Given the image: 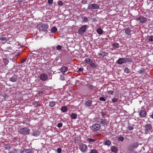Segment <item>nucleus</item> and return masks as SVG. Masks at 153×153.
Returning a JSON list of instances; mask_svg holds the SVG:
<instances>
[{
	"instance_id": "f257e3e1",
	"label": "nucleus",
	"mask_w": 153,
	"mask_h": 153,
	"mask_svg": "<svg viewBox=\"0 0 153 153\" xmlns=\"http://www.w3.org/2000/svg\"><path fill=\"white\" fill-rule=\"evenodd\" d=\"M20 134L25 135L28 134L30 132V130L28 127L20 128L18 130Z\"/></svg>"
},
{
	"instance_id": "f03ea898",
	"label": "nucleus",
	"mask_w": 153,
	"mask_h": 153,
	"mask_svg": "<svg viewBox=\"0 0 153 153\" xmlns=\"http://www.w3.org/2000/svg\"><path fill=\"white\" fill-rule=\"evenodd\" d=\"M37 28L40 31H46L48 28V25L47 24L40 23L37 25Z\"/></svg>"
},
{
	"instance_id": "7ed1b4c3",
	"label": "nucleus",
	"mask_w": 153,
	"mask_h": 153,
	"mask_svg": "<svg viewBox=\"0 0 153 153\" xmlns=\"http://www.w3.org/2000/svg\"><path fill=\"white\" fill-rule=\"evenodd\" d=\"M100 6L98 4L94 3L89 4L88 7L87 9L89 10L98 9H99Z\"/></svg>"
},
{
	"instance_id": "20e7f679",
	"label": "nucleus",
	"mask_w": 153,
	"mask_h": 153,
	"mask_svg": "<svg viewBox=\"0 0 153 153\" xmlns=\"http://www.w3.org/2000/svg\"><path fill=\"white\" fill-rule=\"evenodd\" d=\"M87 28V25H82L79 30L78 33L80 35H82L85 32Z\"/></svg>"
},
{
	"instance_id": "39448f33",
	"label": "nucleus",
	"mask_w": 153,
	"mask_h": 153,
	"mask_svg": "<svg viewBox=\"0 0 153 153\" xmlns=\"http://www.w3.org/2000/svg\"><path fill=\"white\" fill-rule=\"evenodd\" d=\"M139 146V144L137 142H135L132 144L128 147V150L131 151L134 149L137 148Z\"/></svg>"
},
{
	"instance_id": "423d86ee",
	"label": "nucleus",
	"mask_w": 153,
	"mask_h": 153,
	"mask_svg": "<svg viewBox=\"0 0 153 153\" xmlns=\"http://www.w3.org/2000/svg\"><path fill=\"white\" fill-rule=\"evenodd\" d=\"M79 149L82 152L84 153L87 151L88 147L86 145L81 144L79 146Z\"/></svg>"
},
{
	"instance_id": "0eeeda50",
	"label": "nucleus",
	"mask_w": 153,
	"mask_h": 153,
	"mask_svg": "<svg viewBox=\"0 0 153 153\" xmlns=\"http://www.w3.org/2000/svg\"><path fill=\"white\" fill-rule=\"evenodd\" d=\"M100 126H101L100 124H95L92 126L91 129L92 131H97L100 129Z\"/></svg>"
},
{
	"instance_id": "6e6552de",
	"label": "nucleus",
	"mask_w": 153,
	"mask_h": 153,
	"mask_svg": "<svg viewBox=\"0 0 153 153\" xmlns=\"http://www.w3.org/2000/svg\"><path fill=\"white\" fill-rule=\"evenodd\" d=\"M48 75L45 73L41 74L39 76L40 79L43 81H46L48 79Z\"/></svg>"
},
{
	"instance_id": "1a4fd4ad",
	"label": "nucleus",
	"mask_w": 153,
	"mask_h": 153,
	"mask_svg": "<svg viewBox=\"0 0 153 153\" xmlns=\"http://www.w3.org/2000/svg\"><path fill=\"white\" fill-rule=\"evenodd\" d=\"M152 128V125L150 124H146L145 126V131L146 133L150 131Z\"/></svg>"
},
{
	"instance_id": "9d476101",
	"label": "nucleus",
	"mask_w": 153,
	"mask_h": 153,
	"mask_svg": "<svg viewBox=\"0 0 153 153\" xmlns=\"http://www.w3.org/2000/svg\"><path fill=\"white\" fill-rule=\"evenodd\" d=\"M92 101L91 100H86L84 102V105L87 107H90L92 105Z\"/></svg>"
},
{
	"instance_id": "9b49d317",
	"label": "nucleus",
	"mask_w": 153,
	"mask_h": 153,
	"mask_svg": "<svg viewBox=\"0 0 153 153\" xmlns=\"http://www.w3.org/2000/svg\"><path fill=\"white\" fill-rule=\"evenodd\" d=\"M137 20L139 21L140 23H144L147 20V19L146 18L142 17H137Z\"/></svg>"
},
{
	"instance_id": "f8f14e48",
	"label": "nucleus",
	"mask_w": 153,
	"mask_h": 153,
	"mask_svg": "<svg viewBox=\"0 0 153 153\" xmlns=\"http://www.w3.org/2000/svg\"><path fill=\"white\" fill-rule=\"evenodd\" d=\"M139 115L140 117L142 118H143L146 117L147 113L145 111L142 110L140 112Z\"/></svg>"
},
{
	"instance_id": "ddd939ff",
	"label": "nucleus",
	"mask_w": 153,
	"mask_h": 153,
	"mask_svg": "<svg viewBox=\"0 0 153 153\" xmlns=\"http://www.w3.org/2000/svg\"><path fill=\"white\" fill-rule=\"evenodd\" d=\"M18 79V77L16 75H14L10 78L9 80L12 82H15L17 81Z\"/></svg>"
},
{
	"instance_id": "4468645a",
	"label": "nucleus",
	"mask_w": 153,
	"mask_h": 153,
	"mask_svg": "<svg viewBox=\"0 0 153 153\" xmlns=\"http://www.w3.org/2000/svg\"><path fill=\"white\" fill-rule=\"evenodd\" d=\"M117 63L119 65H121L125 63V60L124 58H120L117 61Z\"/></svg>"
},
{
	"instance_id": "2eb2a0df",
	"label": "nucleus",
	"mask_w": 153,
	"mask_h": 153,
	"mask_svg": "<svg viewBox=\"0 0 153 153\" xmlns=\"http://www.w3.org/2000/svg\"><path fill=\"white\" fill-rule=\"evenodd\" d=\"M108 54V53L101 51L100 52L98 53V55L103 57L105 56Z\"/></svg>"
},
{
	"instance_id": "dca6fc26",
	"label": "nucleus",
	"mask_w": 153,
	"mask_h": 153,
	"mask_svg": "<svg viewBox=\"0 0 153 153\" xmlns=\"http://www.w3.org/2000/svg\"><path fill=\"white\" fill-rule=\"evenodd\" d=\"M111 150L113 152L117 153L118 151V149L117 147L113 146L111 147Z\"/></svg>"
},
{
	"instance_id": "f3484780",
	"label": "nucleus",
	"mask_w": 153,
	"mask_h": 153,
	"mask_svg": "<svg viewBox=\"0 0 153 153\" xmlns=\"http://www.w3.org/2000/svg\"><path fill=\"white\" fill-rule=\"evenodd\" d=\"M99 122L104 125H107V123L106 120L105 119H100Z\"/></svg>"
},
{
	"instance_id": "a211bd4d",
	"label": "nucleus",
	"mask_w": 153,
	"mask_h": 153,
	"mask_svg": "<svg viewBox=\"0 0 153 153\" xmlns=\"http://www.w3.org/2000/svg\"><path fill=\"white\" fill-rule=\"evenodd\" d=\"M68 68L67 67H62L60 68V70L62 72H65L68 70Z\"/></svg>"
},
{
	"instance_id": "6ab92c4d",
	"label": "nucleus",
	"mask_w": 153,
	"mask_h": 153,
	"mask_svg": "<svg viewBox=\"0 0 153 153\" xmlns=\"http://www.w3.org/2000/svg\"><path fill=\"white\" fill-rule=\"evenodd\" d=\"M86 64H90L91 63L93 62V60L91 58H86L84 60Z\"/></svg>"
},
{
	"instance_id": "aec40b11",
	"label": "nucleus",
	"mask_w": 153,
	"mask_h": 153,
	"mask_svg": "<svg viewBox=\"0 0 153 153\" xmlns=\"http://www.w3.org/2000/svg\"><path fill=\"white\" fill-rule=\"evenodd\" d=\"M31 151L30 149H25L21 151V153H31Z\"/></svg>"
},
{
	"instance_id": "412c9836",
	"label": "nucleus",
	"mask_w": 153,
	"mask_h": 153,
	"mask_svg": "<svg viewBox=\"0 0 153 153\" xmlns=\"http://www.w3.org/2000/svg\"><path fill=\"white\" fill-rule=\"evenodd\" d=\"M125 31V33L127 35H130L131 32V30L129 28H126L124 30Z\"/></svg>"
},
{
	"instance_id": "4be33fe9",
	"label": "nucleus",
	"mask_w": 153,
	"mask_h": 153,
	"mask_svg": "<svg viewBox=\"0 0 153 153\" xmlns=\"http://www.w3.org/2000/svg\"><path fill=\"white\" fill-rule=\"evenodd\" d=\"M3 62L4 63L5 66L7 65L9 62V60L6 58H3Z\"/></svg>"
},
{
	"instance_id": "5701e85b",
	"label": "nucleus",
	"mask_w": 153,
	"mask_h": 153,
	"mask_svg": "<svg viewBox=\"0 0 153 153\" xmlns=\"http://www.w3.org/2000/svg\"><path fill=\"white\" fill-rule=\"evenodd\" d=\"M111 144V142L109 140H106L104 141V145L109 146Z\"/></svg>"
},
{
	"instance_id": "b1692460",
	"label": "nucleus",
	"mask_w": 153,
	"mask_h": 153,
	"mask_svg": "<svg viewBox=\"0 0 153 153\" xmlns=\"http://www.w3.org/2000/svg\"><path fill=\"white\" fill-rule=\"evenodd\" d=\"M40 134V132L38 131H34L32 133V135L35 137L39 136Z\"/></svg>"
},
{
	"instance_id": "393cba45",
	"label": "nucleus",
	"mask_w": 153,
	"mask_h": 153,
	"mask_svg": "<svg viewBox=\"0 0 153 153\" xmlns=\"http://www.w3.org/2000/svg\"><path fill=\"white\" fill-rule=\"evenodd\" d=\"M97 33L99 34H102L103 33V31L102 29L100 28H99L97 30Z\"/></svg>"
},
{
	"instance_id": "a878e982",
	"label": "nucleus",
	"mask_w": 153,
	"mask_h": 153,
	"mask_svg": "<svg viewBox=\"0 0 153 153\" xmlns=\"http://www.w3.org/2000/svg\"><path fill=\"white\" fill-rule=\"evenodd\" d=\"M119 44L117 42L113 43L112 45V46L115 49L118 48L119 47Z\"/></svg>"
},
{
	"instance_id": "bb28decb",
	"label": "nucleus",
	"mask_w": 153,
	"mask_h": 153,
	"mask_svg": "<svg viewBox=\"0 0 153 153\" xmlns=\"http://www.w3.org/2000/svg\"><path fill=\"white\" fill-rule=\"evenodd\" d=\"M124 59L125 63L130 62L132 61V59L131 58H124Z\"/></svg>"
},
{
	"instance_id": "cd10ccee",
	"label": "nucleus",
	"mask_w": 153,
	"mask_h": 153,
	"mask_svg": "<svg viewBox=\"0 0 153 153\" xmlns=\"http://www.w3.org/2000/svg\"><path fill=\"white\" fill-rule=\"evenodd\" d=\"M71 117L72 119H75L77 118V115L76 114L73 113L71 114Z\"/></svg>"
},
{
	"instance_id": "c85d7f7f",
	"label": "nucleus",
	"mask_w": 153,
	"mask_h": 153,
	"mask_svg": "<svg viewBox=\"0 0 153 153\" xmlns=\"http://www.w3.org/2000/svg\"><path fill=\"white\" fill-rule=\"evenodd\" d=\"M56 104V102L53 101H51L49 103V106L51 107H53L55 106Z\"/></svg>"
},
{
	"instance_id": "c756f323",
	"label": "nucleus",
	"mask_w": 153,
	"mask_h": 153,
	"mask_svg": "<svg viewBox=\"0 0 153 153\" xmlns=\"http://www.w3.org/2000/svg\"><path fill=\"white\" fill-rule=\"evenodd\" d=\"M90 66L92 68H96L97 67V65L94 63H90Z\"/></svg>"
},
{
	"instance_id": "7c9ffc66",
	"label": "nucleus",
	"mask_w": 153,
	"mask_h": 153,
	"mask_svg": "<svg viewBox=\"0 0 153 153\" xmlns=\"http://www.w3.org/2000/svg\"><path fill=\"white\" fill-rule=\"evenodd\" d=\"M57 31V28L55 27H53L51 28V31L53 33H55Z\"/></svg>"
},
{
	"instance_id": "2f4dec72",
	"label": "nucleus",
	"mask_w": 153,
	"mask_h": 153,
	"mask_svg": "<svg viewBox=\"0 0 153 153\" xmlns=\"http://www.w3.org/2000/svg\"><path fill=\"white\" fill-rule=\"evenodd\" d=\"M127 128L129 130H132L134 128L133 125H131L130 124L128 125Z\"/></svg>"
},
{
	"instance_id": "473e14b6",
	"label": "nucleus",
	"mask_w": 153,
	"mask_h": 153,
	"mask_svg": "<svg viewBox=\"0 0 153 153\" xmlns=\"http://www.w3.org/2000/svg\"><path fill=\"white\" fill-rule=\"evenodd\" d=\"M82 20L84 22H88V19L87 17L83 16L82 17Z\"/></svg>"
},
{
	"instance_id": "72a5a7b5",
	"label": "nucleus",
	"mask_w": 153,
	"mask_h": 153,
	"mask_svg": "<svg viewBox=\"0 0 153 153\" xmlns=\"http://www.w3.org/2000/svg\"><path fill=\"white\" fill-rule=\"evenodd\" d=\"M96 140L95 139H93L91 138H88L86 139V141H88L90 142H95Z\"/></svg>"
},
{
	"instance_id": "f704fd0d",
	"label": "nucleus",
	"mask_w": 153,
	"mask_h": 153,
	"mask_svg": "<svg viewBox=\"0 0 153 153\" xmlns=\"http://www.w3.org/2000/svg\"><path fill=\"white\" fill-rule=\"evenodd\" d=\"M7 39L4 37H2L0 38V40L2 41L6 42L7 41Z\"/></svg>"
},
{
	"instance_id": "c9c22d12",
	"label": "nucleus",
	"mask_w": 153,
	"mask_h": 153,
	"mask_svg": "<svg viewBox=\"0 0 153 153\" xmlns=\"http://www.w3.org/2000/svg\"><path fill=\"white\" fill-rule=\"evenodd\" d=\"M61 110L63 112H65L67 111V109L65 106H63L62 107Z\"/></svg>"
},
{
	"instance_id": "e433bc0d",
	"label": "nucleus",
	"mask_w": 153,
	"mask_h": 153,
	"mask_svg": "<svg viewBox=\"0 0 153 153\" xmlns=\"http://www.w3.org/2000/svg\"><path fill=\"white\" fill-rule=\"evenodd\" d=\"M18 149H16L14 148V149L8 152V153H18Z\"/></svg>"
},
{
	"instance_id": "4c0bfd02",
	"label": "nucleus",
	"mask_w": 153,
	"mask_h": 153,
	"mask_svg": "<svg viewBox=\"0 0 153 153\" xmlns=\"http://www.w3.org/2000/svg\"><path fill=\"white\" fill-rule=\"evenodd\" d=\"M124 72L126 73H129L130 72V70L128 68H125L124 69Z\"/></svg>"
},
{
	"instance_id": "58836bf2",
	"label": "nucleus",
	"mask_w": 153,
	"mask_h": 153,
	"mask_svg": "<svg viewBox=\"0 0 153 153\" xmlns=\"http://www.w3.org/2000/svg\"><path fill=\"white\" fill-rule=\"evenodd\" d=\"M62 48V47L60 45H57L56 47V49L57 50L60 51V50H61Z\"/></svg>"
},
{
	"instance_id": "ea45409f",
	"label": "nucleus",
	"mask_w": 153,
	"mask_h": 153,
	"mask_svg": "<svg viewBox=\"0 0 153 153\" xmlns=\"http://www.w3.org/2000/svg\"><path fill=\"white\" fill-rule=\"evenodd\" d=\"M11 146L9 144H6L5 146V149L9 150Z\"/></svg>"
},
{
	"instance_id": "a19ab883",
	"label": "nucleus",
	"mask_w": 153,
	"mask_h": 153,
	"mask_svg": "<svg viewBox=\"0 0 153 153\" xmlns=\"http://www.w3.org/2000/svg\"><path fill=\"white\" fill-rule=\"evenodd\" d=\"M90 153H99V152L95 149H93L91 151Z\"/></svg>"
},
{
	"instance_id": "79ce46f5",
	"label": "nucleus",
	"mask_w": 153,
	"mask_h": 153,
	"mask_svg": "<svg viewBox=\"0 0 153 153\" xmlns=\"http://www.w3.org/2000/svg\"><path fill=\"white\" fill-rule=\"evenodd\" d=\"M124 139V138L123 137L120 136L118 138L119 141H123Z\"/></svg>"
},
{
	"instance_id": "37998d69",
	"label": "nucleus",
	"mask_w": 153,
	"mask_h": 153,
	"mask_svg": "<svg viewBox=\"0 0 153 153\" xmlns=\"http://www.w3.org/2000/svg\"><path fill=\"white\" fill-rule=\"evenodd\" d=\"M112 101L113 102H118V99L117 98H114L112 99Z\"/></svg>"
},
{
	"instance_id": "c03bdc74",
	"label": "nucleus",
	"mask_w": 153,
	"mask_h": 153,
	"mask_svg": "<svg viewBox=\"0 0 153 153\" xmlns=\"http://www.w3.org/2000/svg\"><path fill=\"white\" fill-rule=\"evenodd\" d=\"M58 4L59 6H62L63 5V2L61 1H59L58 2Z\"/></svg>"
},
{
	"instance_id": "a18cd8bd",
	"label": "nucleus",
	"mask_w": 153,
	"mask_h": 153,
	"mask_svg": "<svg viewBox=\"0 0 153 153\" xmlns=\"http://www.w3.org/2000/svg\"><path fill=\"white\" fill-rule=\"evenodd\" d=\"M62 126V123H59L57 125V127L58 128H61Z\"/></svg>"
},
{
	"instance_id": "49530a36",
	"label": "nucleus",
	"mask_w": 153,
	"mask_h": 153,
	"mask_svg": "<svg viewBox=\"0 0 153 153\" xmlns=\"http://www.w3.org/2000/svg\"><path fill=\"white\" fill-rule=\"evenodd\" d=\"M144 71V69H143V68H141V69L139 70L137 72L138 73L141 74L143 73Z\"/></svg>"
},
{
	"instance_id": "de8ad7c7",
	"label": "nucleus",
	"mask_w": 153,
	"mask_h": 153,
	"mask_svg": "<svg viewBox=\"0 0 153 153\" xmlns=\"http://www.w3.org/2000/svg\"><path fill=\"white\" fill-rule=\"evenodd\" d=\"M99 100L101 101H106V99L104 98L103 97H100L99 98Z\"/></svg>"
},
{
	"instance_id": "09e8293b",
	"label": "nucleus",
	"mask_w": 153,
	"mask_h": 153,
	"mask_svg": "<svg viewBox=\"0 0 153 153\" xmlns=\"http://www.w3.org/2000/svg\"><path fill=\"white\" fill-rule=\"evenodd\" d=\"M114 93V91L112 90L108 91V94L112 95Z\"/></svg>"
},
{
	"instance_id": "8fccbe9b",
	"label": "nucleus",
	"mask_w": 153,
	"mask_h": 153,
	"mask_svg": "<svg viewBox=\"0 0 153 153\" xmlns=\"http://www.w3.org/2000/svg\"><path fill=\"white\" fill-rule=\"evenodd\" d=\"M62 149L60 148H58L57 151L58 153H61L62 151Z\"/></svg>"
},
{
	"instance_id": "3c124183",
	"label": "nucleus",
	"mask_w": 153,
	"mask_h": 153,
	"mask_svg": "<svg viewBox=\"0 0 153 153\" xmlns=\"http://www.w3.org/2000/svg\"><path fill=\"white\" fill-rule=\"evenodd\" d=\"M53 1V0H48V3L49 4H52Z\"/></svg>"
},
{
	"instance_id": "603ef678",
	"label": "nucleus",
	"mask_w": 153,
	"mask_h": 153,
	"mask_svg": "<svg viewBox=\"0 0 153 153\" xmlns=\"http://www.w3.org/2000/svg\"><path fill=\"white\" fill-rule=\"evenodd\" d=\"M60 80H61L63 81V80H65V78L63 76L61 75V76H60Z\"/></svg>"
},
{
	"instance_id": "864d4df0",
	"label": "nucleus",
	"mask_w": 153,
	"mask_h": 153,
	"mask_svg": "<svg viewBox=\"0 0 153 153\" xmlns=\"http://www.w3.org/2000/svg\"><path fill=\"white\" fill-rule=\"evenodd\" d=\"M83 70V68H80L78 69V71L79 72L82 71Z\"/></svg>"
},
{
	"instance_id": "5fc2aeb1",
	"label": "nucleus",
	"mask_w": 153,
	"mask_h": 153,
	"mask_svg": "<svg viewBox=\"0 0 153 153\" xmlns=\"http://www.w3.org/2000/svg\"><path fill=\"white\" fill-rule=\"evenodd\" d=\"M89 88L90 90L92 89L93 88V86L91 85H90L89 86Z\"/></svg>"
},
{
	"instance_id": "6e6d98bb",
	"label": "nucleus",
	"mask_w": 153,
	"mask_h": 153,
	"mask_svg": "<svg viewBox=\"0 0 153 153\" xmlns=\"http://www.w3.org/2000/svg\"><path fill=\"white\" fill-rule=\"evenodd\" d=\"M26 60V59H24L22 60L21 61V63H23L25 62Z\"/></svg>"
},
{
	"instance_id": "4d7b16f0",
	"label": "nucleus",
	"mask_w": 153,
	"mask_h": 153,
	"mask_svg": "<svg viewBox=\"0 0 153 153\" xmlns=\"http://www.w3.org/2000/svg\"><path fill=\"white\" fill-rule=\"evenodd\" d=\"M149 41H153V39L152 38H149Z\"/></svg>"
},
{
	"instance_id": "13d9d810",
	"label": "nucleus",
	"mask_w": 153,
	"mask_h": 153,
	"mask_svg": "<svg viewBox=\"0 0 153 153\" xmlns=\"http://www.w3.org/2000/svg\"><path fill=\"white\" fill-rule=\"evenodd\" d=\"M102 116L104 117L105 115V114L104 112L101 113Z\"/></svg>"
},
{
	"instance_id": "bf43d9fd",
	"label": "nucleus",
	"mask_w": 153,
	"mask_h": 153,
	"mask_svg": "<svg viewBox=\"0 0 153 153\" xmlns=\"http://www.w3.org/2000/svg\"><path fill=\"white\" fill-rule=\"evenodd\" d=\"M150 38H153V36H150Z\"/></svg>"
},
{
	"instance_id": "052dcab7",
	"label": "nucleus",
	"mask_w": 153,
	"mask_h": 153,
	"mask_svg": "<svg viewBox=\"0 0 153 153\" xmlns=\"http://www.w3.org/2000/svg\"><path fill=\"white\" fill-rule=\"evenodd\" d=\"M152 1H153V0H151Z\"/></svg>"
}]
</instances>
